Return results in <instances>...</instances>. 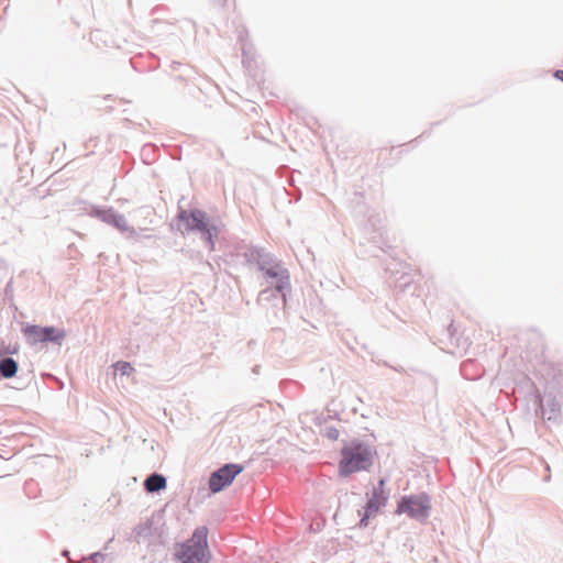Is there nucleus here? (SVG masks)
I'll use <instances>...</instances> for the list:
<instances>
[{
    "instance_id": "1",
    "label": "nucleus",
    "mask_w": 563,
    "mask_h": 563,
    "mask_svg": "<svg viewBox=\"0 0 563 563\" xmlns=\"http://www.w3.org/2000/svg\"><path fill=\"white\" fill-rule=\"evenodd\" d=\"M244 256L247 263L257 265L258 271L263 273L268 284L277 283L278 290L290 289V277L288 269L284 267L282 261L262 247H250Z\"/></svg>"
},
{
    "instance_id": "2",
    "label": "nucleus",
    "mask_w": 563,
    "mask_h": 563,
    "mask_svg": "<svg viewBox=\"0 0 563 563\" xmlns=\"http://www.w3.org/2000/svg\"><path fill=\"white\" fill-rule=\"evenodd\" d=\"M177 219L187 232L200 233L209 250H214V238L219 235L220 228L213 218L200 209H181Z\"/></svg>"
},
{
    "instance_id": "3",
    "label": "nucleus",
    "mask_w": 563,
    "mask_h": 563,
    "mask_svg": "<svg viewBox=\"0 0 563 563\" xmlns=\"http://www.w3.org/2000/svg\"><path fill=\"white\" fill-rule=\"evenodd\" d=\"M180 563H209L211 555L208 545V528L195 529L191 538L177 544L174 553Z\"/></svg>"
},
{
    "instance_id": "4",
    "label": "nucleus",
    "mask_w": 563,
    "mask_h": 563,
    "mask_svg": "<svg viewBox=\"0 0 563 563\" xmlns=\"http://www.w3.org/2000/svg\"><path fill=\"white\" fill-rule=\"evenodd\" d=\"M342 459L339 471L342 476H349L355 472L367 471L373 464L372 450L368 445L354 441L341 450Z\"/></svg>"
},
{
    "instance_id": "5",
    "label": "nucleus",
    "mask_w": 563,
    "mask_h": 563,
    "mask_svg": "<svg viewBox=\"0 0 563 563\" xmlns=\"http://www.w3.org/2000/svg\"><path fill=\"white\" fill-rule=\"evenodd\" d=\"M431 497L426 493L402 496L397 505L396 514H406L409 518L424 522L430 516Z\"/></svg>"
},
{
    "instance_id": "6",
    "label": "nucleus",
    "mask_w": 563,
    "mask_h": 563,
    "mask_svg": "<svg viewBox=\"0 0 563 563\" xmlns=\"http://www.w3.org/2000/svg\"><path fill=\"white\" fill-rule=\"evenodd\" d=\"M242 471L243 466L240 464H224L211 473L209 477V489L214 494L220 493L229 486Z\"/></svg>"
},
{
    "instance_id": "7",
    "label": "nucleus",
    "mask_w": 563,
    "mask_h": 563,
    "mask_svg": "<svg viewBox=\"0 0 563 563\" xmlns=\"http://www.w3.org/2000/svg\"><path fill=\"white\" fill-rule=\"evenodd\" d=\"M26 336L33 338L34 342H52L55 344H62L66 333L63 330H57L53 325L40 327L35 324H27L23 329Z\"/></svg>"
},
{
    "instance_id": "8",
    "label": "nucleus",
    "mask_w": 563,
    "mask_h": 563,
    "mask_svg": "<svg viewBox=\"0 0 563 563\" xmlns=\"http://www.w3.org/2000/svg\"><path fill=\"white\" fill-rule=\"evenodd\" d=\"M89 216L98 218L102 222L112 225L120 232H130L131 234L134 233V230L131 229L126 222V219L123 214L118 213L114 211L113 208H99L96 206H92L88 212Z\"/></svg>"
},
{
    "instance_id": "9",
    "label": "nucleus",
    "mask_w": 563,
    "mask_h": 563,
    "mask_svg": "<svg viewBox=\"0 0 563 563\" xmlns=\"http://www.w3.org/2000/svg\"><path fill=\"white\" fill-rule=\"evenodd\" d=\"M388 498L389 493H379L375 489H372L371 495H368V499L364 508L360 526L366 527L368 523V519L375 516L378 512V510L386 505Z\"/></svg>"
},
{
    "instance_id": "10",
    "label": "nucleus",
    "mask_w": 563,
    "mask_h": 563,
    "mask_svg": "<svg viewBox=\"0 0 563 563\" xmlns=\"http://www.w3.org/2000/svg\"><path fill=\"white\" fill-rule=\"evenodd\" d=\"M274 287H267L263 289L258 295L260 302H271L273 301L275 306L282 305L285 308L287 303V292L290 289L278 290L277 283L272 284Z\"/></svg>"
},
{
    "instance_id": "11",
    "label": "nucleus",
    "mask_w": 563,
    "mask_h": 563,
    "mask_svg": "<svg viewBox=\"0 0 563 563\" xmlns=\"http://www.w3.org/2000/svg\"><path fill=\"white\" fill-rule=\"evenodd\" d=\"M536 401L541 410L542 418L549 421H558L560 417V404L554 397H548L545 404L543 399L537 395Z\"/></svg>"
},
{
    "instance_id": "12",
    "label": "nucleus",
    "mask_w": 563,
    "mask_h": 563,
    "mask_svg": "<svg viewBox=\"0 0 563 563\" xmlns=\"http://www.w3.org/2000/svg\"><path fill=\"white\" fill-rule=\"evenodd\" d=\"M167 486L166 477L159 473H152L144 481V488L147 493H158Z\"/></svg>"
},
{
    "instance_id": "13",
    "label": "nucleus",
    "mask_w": 563,
    "mask_h": 563,
    "mask_svg": "<svg viewBox=\"0 0 563 563\" xmlns=\"http://www.w3.org/2000/svg\"><path fill=\"white\" fill-rule=\"evenodd\" d=\"M19 369L18 362L10 356L0 360V376L9 379L16 375Z\"/></svg>"
},
{
    "instance_id": "14",
    "label": "nucleus",
    "mask_w": 563,
    "mask_h": 563,
    "mask_svg": "<svg viewBox=\"0 0 563 563\" xmlns=\"http://www.w3.org/2000/svg\"><path fill=\"white\" fill-rule=\"evenodd\" d=\"M152 527H153V523L151 520H146L144 522H141L139 523L134 529H133V539L137 542V543H142L144 541H147L151 539L152 534H153V530H152Z\"/></svg>"
},
{
    "instance_id": "15",
    "label": "nucleus",
    "mask_w": 563,
    "mask_h": 563,
    "mask_svg": "<svg viewBox=\"0 0 563 563\" xmlns=\"http://www.w3.org/2000/svg\"><path fill=\"white\" fill-rule=\"evenodd\" d=\"M113 367H114L115 373H119L122 376H129L134 371L132 365L129 362H124V361L117 362L113 365Z\"/></svg>"
},
{
    "instance_id": "16",
    "label": "nucleus",
    "mask_w": 563,
    "mask_h": 563,
    "mask_svg": "<svg viewBox=\"0 0 563 563\" xmlns=\"http://www.w3.org/2000/svg\"><path fill=\"white\" fill-rule=\"evenodd\" d=\"M324 434L328 439L335 441L340 435V431L334 427H325Z\"/></svg>"
},
{
    "instance_id": "17",
    "label": "nucleus",
    "mask_w": 563,
    "mask_h": 563,
    "mask_svg": "<svg viewBox=\"0 0 563 563\" xmlns=\"http://www.w3.org/2000/svg\"><path fill=\"white\" fill-rule=\"evenodd\" d=\"M106 556H107L106 553L98 551V552L90 554L88 560L91 561L92 563H103Z\"/></svg>"
},
{
    "instance_id": "18",
    "label": "nucleus",
    "mask_w": 563,
    "mask_h": 563,
    "mask_svg": "<svg viewBox=\"0 0 563 563\" xmlns=\"http://www.w3.org/2000/svg\"><path fill=\"white\" fill-rule=\"evenodd\" d=\"M372 239V242L377 246L379 247L380 250L385 251V246H387L385 240L383 239V234L379 233V239L377 240V236L374 235L371 238Z\"/></svg>"
},
{
    "instance_id": "19",
    "label": "nucleus",
    "mask_w": 563,
    "mask_h": 563,
    "mask_svg": "<svg viewBox=\"0 0 563 563\" xmlns=\"http://www.w3.org/2000/svg\"><path fill=\"white\" fill-rule=\"evenodd\" d=\"M368 222L371 223V225H372L374 231H379L380 230V228L377 227V224H379L382 222V218L379 216L371 217L368 219Z\"/></svg>"
},
{
    "instance_id": "20",
    "label": "nucleus",
    "mask_w": 563,
    "mask_h": 563,
    "mask_svg": "<svg viewBox=\"0 0 563 563\" xmlns=\"http://www.w3.org/2000/svg\"><path fill=\"white\" fill-rule=\"evenodd\" d=\"M385 484H386V479L385 478H380L378 481V484L376 486L373 487V489L379 492V493H389V490H386L385 489Z\"/></svg>"
},
{
    "instance_id": "21",
    "label": "nucleus",
    "mask_w": 563,
    "mask_h": 563,
    "mask_svg": "<svg viewBox=\"0 0 563 563\" xmlns=\"http://www.w3.org/2000/svg\"><path fill=\"white\" fill-rule=\"evenodd\" d=\"M4 292H5V297H10V299H12V297H13L12 282L8 283V285L5 286Z\"/></svg>"
},
{
    "instance_id": "22",
    "label": "nucleus",
    "mask_w": 563,
    "mask_h": 563,
    "mask_svg": "<svg viewBox=\"0 0 563 563\" xmlns=\"http://www.w3.org/2000/svg\"><path fill=\"white\" fill-rule=\"evenodd\" d=\"M554 77L561 81H563V70H555Z\"/></svg>"
},
{
    "instance_id": "23",
    "label": "nucleus",
    "mask_w": 563,
    "mask_h": 563,
    "mask_svg": "<svg viewBox=\"0 0 563 563\" xmlns=\"http://www.w3.org/2000/svg\"><path fill=\"white\" fill-rule=\"evenodd\" d=\"M113 541V538H111L107 543L106 545L103 547V550H108L109 549V544Z\"/></svg>"
},
{
    "instance_id": "24",
    "label": "nucleus",
    "mask_w": 563,
    "mask_h": 563,
    "mask_svg": "<svg viewBox=\"0 0 563 563\" xmlns=\"http://www.w3.org/2000/svg\"><path fill=\"white\" fill-rule=\"evenodd\" d=\"M62 554H63V556L68 558L69 556V551L68 550H64L62 552Z\"/></svg>"
}]
</instances>
